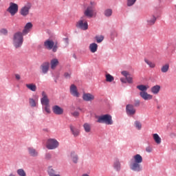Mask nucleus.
Masks as SVG:
<instances>
[{"mask_svg":"<svg viewBox=\"0 0 176 176\" xmlns=\"http://www.w3.org/2000/svg\"><path fill=\"white\" fill-rule=\"evenodd\" d=\"M140 96L145 101H149L150 100H152V98H153V96L148 94V92H146V91H140Z\"/></svg>","mask_w":176,"mask_h":176,"instance_id":"9d476101","label":"nucleus"},{"mask_svg":"<svg viewBox=\"0 0 176 176\" xmlns=\"http://www.w3.org/2000/svg\"><path fill=\"white\" fill-rule=\"evenodd\" d=\"M72 72H65L64 74V78H65V79H69L71 78V75H72Z\"/></svg>","mask_w":176,"mask_h":176,"instance_id":"58836bf2","label":"nucleus"},{"mask_svg":"<svg viewBox=\"0 0 176 176\" xmlns=\"http://www.w3.org/2000/svg\"><path fill=\"white\" fill-rule=\"evenodd\" d=\"M136 104H137L138 105H140V100H138L137 102H136Z\"/></svg>","mask_w":176,"mask_h":176,"instance_id":"864d4df0","label":"nucleus"},{"mask_svg":"<svg viewBox=\"0 0 176 176\" xmlns=\"http://www.w3.org/2000/svg\"><path fill=\"white\" fill-rule=\"evenodd\" d=\"M41 72L44 75L49 72V69L50 68V63L49 62L43 63L40 67Z\"/></svg>","mask_w":176,"mask_h":176,"instance_id":"1a4fd4ad","label":"nucleus"},{"mask_svg":"<svg viewBox=\"0 0 176 176\" xmlns=\"http://www.w3.org/2000/svg\"><path fill=\"white\" fill-rule=\"evenodd\" d=\"M44 46L48 50H52L53 49V46H54V41L52 40H47L44 42Z\"/></svg>","mask_w":176,"mask_h":176,"instance_id":"f3484780","label":"nucleus"},{"mask_svg":"<svg viewBox=\"0 0 176 176\" xmlns=\"http://www.w3.org/2000/svg\"><path fill=\"white\" fill-rule=\"evenodd\" d=\"M69 128H70V131H72V133L73 134L74 137L79 136V134H80V130H79L76 127L74 126L73 125H70Z\"/></svg>","mask_w":176,"mask_h":176,"instance_id":"6ab92c4d","label":"nucleus"},{"mask_svg":"<svg viewBox=\"0 0 176 176\" xmlns=\"http://www.w3.org/2000/svg\"><path fill=\"white\" fill-rule=\"evenodd\" d=\"M56 176H60V175H56Z\"/></svg>","mask_w":176,"mask_h":176,"instance_id":"4d7b16f0","label":"nucleus"},{"mask_svg":"<svg viewBox=\"0 0 176 176\" xmlns=\"http://www.w3.org/2000/svg\"><path fill=\"white\" fill-rule=\"evenodd\" d=\"M45 111L47 113H50V104L45 106Z\"/></svg>","mask_w":176,"mask_h":176,"instance_id":"37998d69","label":"nucleus"},{"mask_svg":"<svg viewBox=\"0 0 176 176\" xmlns=\"http://www.w3.org/2000/svg\"><path fill=\"white\" fill-rule=\"evenodd\" d=\"M9 176H16V175H14L13 173H11L9 175Z\"/></svg>","mask_w":176,"mask_h":176,"instance_id":"5fc2aeb1","label":"nucleus"},{"mask_svg":"<svg viewBox=\"0 0 176 176\" xmlns=\"http://www.w3.org/2000/svg\"><path fill=\"white\" fill-rule=\"evenodd\" d=\"M126 80L127 83L131 84V83H133V77L128 76V77L126 78Z\"/></svg>","mask_w":176,"mask_h":176,"instance_id":"a19ab883","label":"nucleus"},{"mask_svg":"<svg viewBox=\"0 0 176 176\" xmlns=\"http://www.w3.org/2000/svg\"><path fill=\"white\" fill-rule=\"evenodd\" d=\"M72 115L74 118H78V116H79V113L78 111H74L73 113H72Z\"/></svg>","mask_w":176,"mask_h":176,"instance_id":"09e8293b","label":"nucleus"},{"mask_svg":"<svg viewBox=\"0 0 176 176\" xmlns=\"http://www.w3.org/2000/svg\"><path fill=\"white\" fill-rule=\"evenodd\" d=\"M24 34L21 32H16L13 34L12 43L15 49H19L23 46L24 42Z\"/></svg>","mask_w":176,"mask_h":176,"instance_id":"f03ea898","label":"nucleus"},{"mask_svg":"<svg viewBox=\"0 0 176 176\" xmlns=\"http://www.w3.org/2000/svg\"><path fill=\"white\" fill-rule=\"evenodd\" d=\"M104 16L106 17H110V16H112V10L111 9H107L104 11Z\"/></svg>","mask_w":176,"mask_h":176,"instance_id":"f704fd0d","label":"nucleus"},{"mask_svg":"<svg viewBox=\"0 0 176 176\" xmlns=\"http://www.w3.org/2000/svg\"><path fill=\"white\" fill-rule=\"evenodd\" d=\"M113 168L116 171H120L122 168V164H120V161L119 159H116L113 162Z\"/></svg>","mask_w":176,"mask_h":176,"instance_id":"412c9836","label":"nucleus"},{"mask_svg":"<svg viewBox=\"0 0 176 176\" xmlns=\"http://www.w3.org/2000/svg\"><path fill=\"white\" fill-rule=\"evenodd\" d=\"M30 9H31V4H28L25 6L21 9V16H28L30 14Z\"/></svg>","mask_w":176,"mask_h":176,"instance_id":"9b49d317","label":"nucleus"},{"mask_svg":"<svg viewBox=\"0 0 176 176\" xmlns=\"http://www.w3.org/2000/svg\"><path fill=\"white\" fill-rule=\"evenodd\" d=\"M106 82H113V80H115V78H113V76H112L111 74H106Z\"/></svg>","mask_w":176,"mask_h":176,"instance_id":"2f4dec72","label":"nucleus"},{"mask_svg":"<svg viewBox=\"0 0 176 176\" xmlns=\"http://www.w3.org/2000/svg\"><path fill=\"white\" fill-rule=\"evenodd\" d=\"M144 62L148 65L149 68H155L156 67L155 62H152L146 58L144 59Z\"/></svg>","mask_w":176,"mask_h":176,"instance_id":"c756f323","label":"nucleus"},{"mask_svg":"<svg viewBox=\"0 0 176 176\" xmlns=\"http://www.w3.org/2000/svg\"><path fill=\"white\" fill-rule=\"evenodd\" d=\"M43 98L41 99V104L45 106L50 105L49 104V98H47V95H46V93L45 91L42 92Z\"/></svg>","mask_w":176,"mask_h":176,"instance_id":"4468645a","label":"nucleus"},{"mask_svg":"<svg viewBox=\"0 0 176 176\" xmlns=\"http://www.w3.org/2000/svg\"><path fill=\"white\" fill-rule=\"evenodd\" d=\"M48 174L50 176H56L57 175H55L54 170L52 168H49L48 170Z\"/></svg>","mask_w":176,"mask_h":176,"instance_id":"ea45409f","label":"nucleus"},{"mask_svg":"<svg viewBox=\"0 0 176 176\" xmlns=\"http://www.w3.org/2000/svg\"><path fill=\"white\" fill-rule=\"evenodd\" d=\"M70 159L72 160L73 163L76 164V163H78V160H79V157L78 156V154L75 153V151H72L70 153Z\"/></svg>","mask_w":176,"mask_h":176,"instance_id":"4be33fe9","label":"nucleus"},{"mask_svg":"<svg viewBox=\"0 0 176 176\" xmlns=\"http://www.w3.org/2000/svg\"><path fill=\"white\" fill-rule=\"evenodd\" d=\"M28 152L32 157H36L39 155V153L34 147H28Z\"/></svg>","mask_w":176,"mask_h":176,"instance_id":"f8f14e48","label":"nucleus"},{"mask_svg":"<svg viewBox=\"0 0 176 176\" xmlns=\"http://www.w3.org/2000/svg\"><path fill=\"white\" fill-rule=\"evenodd\" d=\"M52 111L55 115H63L64 113V109L60 107L58 105H55L52 107Z\"/></svg>","mask_w":176,"mask_h":176,"instance_id":"2eb2a0df","label":"nucleus"},{"mask_svg":"<svg viewBox=\"0 0 176 176\" xmlns=\"http://www.w3.org/2000/svg\"><path fill=\"white\" fill-rule=\"evenodd\" d=\"M126 112L129 116L135 115V109L134 108V106L133 104H127L126 106Z\"/></svg>","mask_w":176,"mask_h":176,"instance_id":"6e6552de","label":"nucleus"},{"mask_svg":"<svg viewBox=\"0 0 176 176\" xmlns=\"http://www.w3.org/2000/svg\"><path fill=\"white\" fill-rule=\"evenodd\" d=\"M120 80L122 83H127V81H126V79H124V78H121Z\"/></svg>","mask_w":176,"mask_h":176,"instance_id":"8fccbe9b","label":"nucleus"},{"mask_svg":"<svg viewBox=\"0 0 176 176\" xmlns=\"http://www.w3.org/2000/svg\"><path fill=\"white\" fill-rule=\"evenodd\" d=\"M137 0H127V6H133Z\"/></svg>","mask_w":176,"mask_h":176,"instance_id":"4c0bfd02","label":"nucleus"},{"mask_svg":"<svg viewBox=\"0 0 176 176\" xmlns=\"http://www.w3.org/2000/svg\"><path fill=\"white\" fill-rule=\"evenodd\" d=\"M98 123H104V124H113L112 116L109 114L102 115L98 117Z\"/></svg>","mask_w":176,"mask_h":176,"instance_id":"7ed1b4c3","label":"nucleus"},{"mask_svg":"<svg viewBox=\"0 0 176 176\" xmlns=\"http://www.w3.org/2000/svg\"><path fill=\"white\" fill-rule=\"evenodd\" d=\"M16 173L19 176H27L25 171H24V170L22 168L18 169Z\"/></svg>","mask_w":176,"mask_h":176,"instance_id":"72a5a7b5","label":"nucleus"},{"mask_svg":"<svg viewBox=\"0 0 176 176\" xmlns=\"http://www.w3.org/2000/svg\"><path fill=\"white\" fill-rule=\"evenodd\" d=\"M91 4L93 5V3L91 2Z\"/></svg>","mask_w":176,"mask_h":176,"instance_id":"13d9d810","label":"nucleus"},{"mask_svg":"<svg viewBox=\"0 0 176 176\" xmlns=\"http://www.w3.org/2000/svg\"><path fill=\"white\" fill-rule=\"evenodd\" d=\"M60 64V62L58 61V59L57 58H53L50 60V68L51 69H56L57 68V66Z\"/></svg>","mask_w":176,"mask_h":176,"instance_id":"aec40b11","label":"nucleus"},{"mask_svg":"<svg viewBox=\"0 0 176 176\" xmlns=\"http://www.w3.org/2000/svg\"><path fill=\"white\" fill-rule=\"evenodd\" d=\"M63 41H65V42H66V43L68 44V38H63Z\"/></svg>","mask_w":176,"mask_h":176,"instance_id":"603ef678","label":"nucleus"},{"mask_svg":"<svg viewBox=\"0 0 176 176\" xmlns=\"http://www.w3.org/2000/svg\"><path fill=\"white\" fill-rule=\"evenodd\" d=\"M15 78H16V79H17V80H20V79H21V77H20L19 74H16Z\"/></svg>","mask_w":176,"mask_h":176,"instance_id":"3c124183","label":"nucleus"},{"mask_svg":"<svg viewBox=\"0 0 176 176\" xmlns=\"http://www.w3.org/2000/svg\"><path fill=\"white\" fill-rule=\"evenodd\" d=\"M170 69V65L168 63H166L161 67V72L163 74H166V72H168V70Z\"/></svg>","mask_w":176,"mask_h":176,"instance_id":"c85d7f7f","label":"nucleus"},{"mask_svg":"<svg viewBox=\"0 0 176 176\" xmlns=\"http://www.w3.org/2000/svg\"><path fill=\"white\" fill-rule=\"evenodd\" d=\"M29 102L31 107H36V102H35V100H34L33 98H30Z\"/></svg>","mask_w":176,"mask_h":176,"instance_id":"e433bc0d","label":"nucleus"},{"mask_svg":"<svg viewBox=\"0 0 176 176\" xmlns=\"http://www.w3.org/2000/svg\"><path fill=\"white\" fill-rule=\"evenodd\" d=\"M94 14H96V12H94V6H89L84 11L85 17H89V19H91Z\"/></svg>","mask_w":176,"mask_h":176,"instance_id":"423d86ee","label":"nucleus"},{"mask_svg":"<svg viewBox=\"0 0 176 176\" xmlns=\"http://www.w3.org/2000/svg\"><path fill=\"white\" fill-rule=\"evenodd\" d=\"M7 11L10 13L11 16H14L19 12V6L14 3H10Z\"/></svg>","mask_w":176,"mask_h":176,"instance_id":"0eeeda50","label":"nucleus"},{"mask_svg":"<svg viewBox=\"0 0 176 176\" xmlns=\"http://www.w3.org/2000/svg\"><path fill=\"white\" fill-rule=\"evenodd\" d=\"M135 126L136 129H138V130H141V129H142V124H141V122H140V121H135Z\"/></svg>","mask_w":176,"mask_h":176,"instance_id":"c9c22d12","label":"nucleus"},{"mask_svg":"<svg viewBox=\"0 0 176 176\" xmlns=\"http://www.w3.org/2000/svg\"><path fill=\"white\" fill-rule=\"evenodd\" d=\"M27 89L29 90H31V91H36V85L34 83H30V84H26L25 85Z\"/></svg>","mask_w":176,"mask_h":176,"instance_id":"a878e982","label":"nucleus"},{"mask_svg":"<svg viewBox=\"0 0 176 176\" xmlns=\"http://www.w3.org/2000/svg\"><path fill=\"white\" fill-rule=\"evenodd\" d=\"M142 156L140 154H136L133 157V159L131 160L129 167L132 171H135L140 173L142 171V166H141V163H142Z\"/></svg>","mask_w":176,"mask_h":176,"instance_id":"f257e3e1","label":"nucleus"},{"mask_svg":"<svg viewBox=\"0 0 176 176\" xmlns=\"http://www.w3.org/2000/svg\"><path fill=\"white\" fill-rule=\"evenodd\" d=\"M83 128L85 129V133H90V131H91V126L89 123H85L83 124Z\"/></svg>","mask_w":176,"mask_h":176,"instance_id":"7c9ffc66","label":"nucleus"},{"mask_svg":"<svg viewBox=\"0 0 176 176\" xmlns=\"http://www.w3.org/2000/svg\"><path fill=\"white\" fill-rule=\"evenodd\" d=\"M122 75H123V76H124L125 78H127L129 76V75H130L129 74V72L127 71H122L121 72Z\"/></svg>","mask_w":176,"mask_h":176,"instance_id":"49530a36","label":"nucleus"},{"mask_svg":"<svg viewBox=\"0 0 176 176\" xmlns=\"http://www.w3.org/2000/svg\"><path fill=\"white\" fill-rule=\"evenodd\" d=\"M136 89H138L140 91H146L148 89H149V86L144 85H140L136 87Z\"/></svg>","mask_w":176,"mask_h":176,"instance_id":"bb28decb","label":"nucleus"},{"mask_svg":"<svg viewBox=\"0 0 176 176\" xmlns=\"http://www.w3.org/2000/svg\"><path fill=\"white\" fill-rule=\"evenodd\" d=\"M0 34H2L3 35H7L8 34V30H6V29L0 30Z\"/></svg>","mask_w":176,"mask_h":176,"instance_id":"c03bdc74","label":"nucleus"},{"mask_svg":"<svg viewBox=\"0 0 176 176\" xmlns=\"http://www.w3.org/2000/svg\"><path fill=\"white\" fill-rule=\"evenodd\" d=\"M152 151H153V148H152V147H151L150 146H147L146 148V151L148 153H151V152H152Z\"/></svg>","mask_w":176,"mask_h":176,"instance_id":"de8ad7c7","label":"nucleus"},{"mask_svg":"<svg viewBox=\"0 0 176 176\" xmlns=\"http://www.w3.org/2000/svg\"><path fill=\"white\" fill-rule=\"evenodd\" d=\"M95 39H96L97 43H101V42H102V41H104V36H102V35L96 36L95 37Z\"/></svg>","mask_w":176,"mask_h":176,"instance_id":"473e14b6","label":"nucleus"},{"mask_svg":"<svg viewBox=\"0 0 176 176\" xmlns=\"http://www.w3.org/2000/svg\"><path fill=\"white\" fill-rule=\"evenodd\" d=\"M32 29V23L29 22L25 25V28L22 33L23 34V35H27V34H28V32H30V31H31Z\"/></svg>","mask_w":176,"mask_h":176,"instance_id":"a211bd4d","label":"nucleus"},{"mask_svg":"<svg viewBox=\"0 0 176 176\" xmlns=\"http://www.w3.org/2000/svg\"><path fill=\"white\" fill-rule=\"evenodd\" d=\"M45 159V160H50V159H52V154H50V153H46Z\"/></svg>","mask_w":176,"mask_h":176,"instance_id":"79ce46f5","label":"nucleus"},{"mask_svg":"<svg viewBox=\"0 0 176 176\" xmlns=\"http://www.w3.org/2000/svg\"><path fill=\"white\" fill-rule=\"evenodd\" d=\"M98 49V45L95 43H92L89 45V50L91 53H96Z\"/></svg>","mask_w":176,"mask_h":176,"instance_id":"b1692460","label":"nucleus"},{"mask_svg":"<svg viewBox=\"0 0 176 176\" xmlns=\"http://www.w3.org/2000/svg\"><path fill=\"white\" fill-rule=\"evenodd\" d=\"M157 18L154 15H152L147 19L148 25H153L156 23Z\"/></svg>","mask_w":176,"mask_h":176,"instance_id":"393cba45","label":"nucleus"},{"mask_svg":"<svg viewBox=\"0 0 176 176\" xmlns=\"http://www.w3.org/2000/svg\"><path fill=\"white\" fill-rule=\"evenodd\" d=\"M82 176H89V175H87V174H84V175H82Z\"/></svg>","mask_w":176,"mask_h":176,"instance_id":"6e6d98bb","label":"nucleus"},{"mask_svg":"<svg viewBox=\"0 0 176 176\" xmlns=\"http://www.w3.org/2000/svg\"><path fill=\"white\" fill-rule=\"evenodd\" d=\"M153 138L156 144H162V138H160V136H159L157 133H154L153 135Z\"/></svg>","mask_w":176,"mask_h":176,"instance_id":"cd10ccee","label":"nucleus"},{"mask_svg":"<svg viewBox=\"0 0 176 176\" xmlns=\"http://www.w3.org/2000/svg\"><path fill=\"white\" fill-rule=\"evenodd\" d=\"M76 27H77V28H80V30H83V31H86V30L89 28V24L87 23L86 16L81 17L80 19L76 23Z\"/></svg>","mask_w":176,"mask_h":176,"instance_id":"39448f33","label":"nucleus"},{"mask_svg":"<svg viewBox=\"0 0 176 176\" xmlns=\"http://www.w3.org/2000/svg\"><path fill=\"white\" fill-rule=\"evenodd\" d=\"M60 146V142L57 141L56 139L50 138L47 140L46 143V148L50 151H53L54 149H57V148Z\"/></svg>","mask_w":176,"mask_h":176,"instance_id":"20e7f679","label":"nucleus"},{"mask_svg":"<svg viewBox=\"0 0 176 176\" xmlns=\"http://www.w3.org/2000/svg\"><path fill=\"white\" fill-rule=\"evenodd\" d=\"M70 94H72V96H73L74 97L77 98L80 96V94L78 91V88L74 84L70 86Z\"/></svg>","mask_w":176,"mask_h":176,"instance_id":"ddd939ff","label":"nucleus"},{"mask_svg":"<svg viewBox=\"0 0 176 176\" xmlns=\"http://www.w3.org/2000/svg\"><path fill=\"white\" fill-rule=\"evenodd\" d=\"M94 95L87 93V94H84L82 95V100H84V101H93L94 100Z\"/></svg>","mask_w":176,"mask_h":176,"instance_id":"dca6fc26","label":"nucleus"},{"mask_svg":"<svg viewBox=\"0 0 176 176\" xmlns=\"http://www.w3.org/2000/svg\"><path fill=\"white\" fill-rule=\"evenodd\" d=\"M161 87L159 85H156L151 88V91L153 94H159Z\"/></svg>","mask_w":176,"mask_h":176,"instance_id":"5701e85b","label":"nucleus"},{"mask_svg":"<svg viewBox=\"0 0 176 176\" xmlns=\"http://www.w3.org/2000/svg\"><path fill=\"white\" fill-rule=\"evenodd\" d=\"M57 49H58V46L57 45V43H56L52 47V52H54V53H56V52H57Z\"/></svg>","mask_w":176,"mask_h":176,"instance_id":"a18cd8bd","label":"nucleus"}]
</instances>
